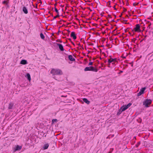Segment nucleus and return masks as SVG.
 Here are the masks:
<instances>
[{"label": "nucleus", "mask_w": 153, "mask_h": 153, "mask_svg": "<svg viewBox=\"0 0 153 153\" xmlns=\"http://www.w3.org/2000/svg\"><path fill=\"white\" fill-rule=\"evenodd\" d=\"M51 73L54 75H60L63 74L62 71L59 69L52 68L51 71Z\"/></svg>", "instance_id": "nucleus-1"}, {"label": "nucleus", "mask_w": 153, "mask_h": 153, "mask_svg": "<svg viewBox=\"0 0 153 153\" xmlns=\"http://www.w3.org/2000/svg\"><path fill=\"white\" fill-rule=\"evenodd\" d=\"M109 58L108 59V66L110 65L111 63L113 65H116L118 63V61L116 58H112L111 56H109Z\"/></svg>", "instance_id": "nucleus-2"}, {"label": "nucleus", "mask_w": 153, "mask_h": 153, "mask_svg": "<svg viewBox=\"0 0 153 153\" xmlns=\"http://www.w3.org/2000/svg\"><path fill=\"white\" fill-rule=\"evenodd\" d=\"M152 101L150 99H147L145 100L143 102V105L146 107H149L150 105L152 103Z\"/></svg>", "instance_id": "nucleus-3"}, {"label": "nucleus", "mask_w": 153, "mask_h": 153, "mask_svg": "<svg viewBox=\"0 0 153 153\" xmlns=\"http://www.w3.org/2000/svg\"><path fill=\"white\" fill-rule=\"evenodd\" d=\"M85 71H91L97 72L98 71L97 69L95 68L93 66H90L89 67H86L84 69Z\"/></svg>", "instance_id": "nucleus-4"}, {"label": "nucleus", "mask_w": 153, "mask_h": 153, "mask_svg": "<svg viewBox=\"0 0 153 153\" xmlns=\"http://www.w3.org/2000/svg\"><path fill=\"white\" fill-rule=\"evenodd\" d=\"M141 31V30L140 29V25L139 24L136 25L135 26V27L133 30H132L133 32H140Z\"/></svg>", "instance_id": "nucleus-5"}, {"label": "nucleus", "mask_w": 153, "mask_h": 153, "mask_svg": "<svg viewBox=\"0 0 153 153\" xmlns=\"http://www.w3.org/2000/svg\"><path fill=\"white\" fill-rule=\"evenodd\" d=\"M131 105V103H129L127 105L123 106L120 108V109L121 110V112L126 110Z\"/></svg>", "instance_id": "nucleus-6"}, {"label": "nucleus", "mask_w": 153, "mask_h": 153, "mask_svg": "<svg viewBox=\"0 0 153 153\" xmlns=\"http://www.w3.org/2000/svg\"><path fill=\"white\" fill-rule=\"evenodd\" d=\"M146 89V87H145L144 88H142L140 90V91L139 93L137 94V96L138 97L140 96L142 94H143L144 93V91Z\"/></svg>", "instance_id": "nucleus-7"}, {"label": "nucleus", "mask_w": 153, "mask_h": 153, "mask_svg": "<svg viewBox=\"0 0 153 153\" xmlns=\"http://www.w3.org/2000/svg\"><path fill=\"white\" fill-rule=\"evenodd\" d=\"M22 148V146H20L18 145H17L16 146V147L14 149L13 151L15 152L18 150H21Z\"/></svg>", "instance_id": "nucleus-8"}, {"label": "nucleus", "mask_w": 153, "mask_h": 153, "mask_svg": "<svg viewBox=\"0 0 153 153\" xmlns=\"http://www.w3.org/2000/svg\"><path fill=\"white\" fill-rule=\"evenodd\" d=\"M71 36L72 37L74 40L76 39V35L75 34L74 32H72L71 33Z\"/></svg>", "instance_id": "nucleus-9"}, {"label": "nucleus", "mask_w": 153, "mask_h": 153, "mask_svg": "<svg viewBox=\"0 0 153 153\" xmlns=\"http://www.w3.org/2000/svg\"><path fill=\"white\" fill-rule=\"evenodd\" d=\"M57 45L59 47V49L61 51H64V49L63 48V45H62L57 43Z\"/></svg>", "instance_id": "nucleus-10"}, {"label": "nucleus", "mask_w": 153, "mask_h": 153, "mask_svg": "<svg viewBox=\"0 0 153 153\" xmlns=\"http://www.w3.org/2000/svg\"><path fill=\"white\" fill-rule=\"evenodd\" d=\"M22 10L25 14H27L28 13V10L26 7H23Z\"/></svg>", "instance_id": "nucleus-11"}, {"label": "nucleus", "mask_w": 153, "mask_h": 153, "mask_svg": "<svg viewBox=\"0 0 153 153\" xmlns=\"http://www.w3.org/2000/svg\"><path fill=\"white\" fill-rule=\"evenodd\" d=\"M20 64L22 65H25L27 64V61L26 60H22L20 62Z\"/></svg>", "instance_id": "nucleus-12"}, {"label": "nucleus", "mask_w": 153, "mask_h": 153, "mask_svg": "<svg viewBox=\"0 0 153 153\" xmlns=\"http://www.w3.org/2000/svg\"><path fill=\"white\" fill-rule=\"evenodd\" d=\"M68 59L71 61H74L75 60V59L71 55H70L68 56Z\"/></svg>", "instance_id": "nucleus-13"}, {"label": "nucleus", "mask_w": 153, "mask_h": 153, "mask_svg": "<svg viewBox=\"0 0 153 153\" xmlns=\"http://www.w3.org/2000/svg\"><path fill=\"white\" fill-rule=\"evenodd\" d=\"M83 100L84 102L86 103L87 104H89L90 103V102L88 101L86 98H83Z\"/></svg>", "instance_id": "nucleus-14"}, {"label": "nucleus", "mask_w": 153, "mask_h": 153, "mask_svg": "<svg viewBox=\"0 0 153 153\" xmlns=\"http://www.w3.org/2000/svg\"><path fill=\"white\" fill-rule=\"evenodd\" d=\"M49 147V144L48 143L45 144L43 146L44 149H47Z\"/></svg>", "instance_id": "nucleus-15"}, {"label": "nucleus", "mask_w": 153, "mask_h": 153, "mask_svg": "<svg viewBox=\"0 0 153 153\" xmlns=\"http://www.w3.org/2000/svg\"><path fill=\"white\" fill-rule=\"evenodd\" d=\"M13 104L12 103H10L9 104L8 109H12L13 106Z\"/></svg>", "instance_id": "nucleus-16"}, {"label": "nucleus", "mask_w": 153, "mask_h": 153, "mask_svg": "<svg viewBox=\"0 0 153 153\" xmlns=\"http://www.w3.org/2000/svg\"><path fill=\"white\" fill-rule=\"evenodd\" d=\"M40 36L42 39H44L45 38V36L42 33H41L40 34Z\"/></svg>", "instance_id": "nucleus-17"}, {"label": "nucleus", "mask_w": 153, "mask_h": 153, "mask_svg": "<svg viewBox=\"0 0 153 153\" xmlns=\"http://www.w3.org/2000/svg\"><path fill=\"white\" fill-rule=\"evenodd\" d=\"M27 79L29 80H30L31 78H30V74L28 73L27 74Z\"/></svg>", "instance_id": "nucleus-18"}, {"label": "nucleus", "mask_w": 153, "mask_h": 153, "mask_svg": "<svg viewBox=\"0 0 153 153\" xmlns=\"http://www.w3.org/2000/svg\"><path fill=\"white\" fill-rule=\"evenodd\" d=\"M55 11L56 12V13H57V14H59V13L58 11V10L56 7L55 8Z\"/></svg>", "instance_id": "nucleus-19"}, {"label": "nucleus", "mask_w": 153, "mask_h": 153, "mask_svg": "<svg viewBox=\"0 0 153 153\" xmlns=\"http://www.w3.org/2000/svg\"><path fill=\"white\" fill-rule=\"evenodd\" d=\"M140 142H138L137 144H136V147H137L140 145Z\"/></svg>", "instance_id": "nucleus-20"}, {"label": "nucleus", "mask_w": 153, "mask_h": 153, "mask_svg": "<svg viewBox=\"0 0 153 153\" xmlns=\"http://www.w3.org/2000/svg\"><path fill=\"white\" fill-rule=\"evenodd\" d=\"M59 14H57V15L55 16H54L53 18V19H55L59 17Z\"/></svg>", "instance_id": "nucleus-21"}, {"label": "nucleus", "mask_w": 153, "mask_h": 153, "mask_svg": "<svg viewBox=\"0 0 153 153\" xmlns=\"http://www.w3.org/2000/svg\"><path fill=\"white\" fill-rule=\"evenodd\" d=\"M3 3L4 4H8V2H7V1H4L3 2Z\"/></svg>", "instance_id": "nucleus-22"}, {"label": "nucleus", "mask_w": 153, "mask_h": 153, "mask_svg": "<svg viewBox=\"0 0 153 153\" xmlns=\"http://www.w3.org/2000/svg\"><path fill=\"white\" fill-rule=\"evenodd\" d=\"M36 6H35L34 5H33V6L34 7H36V8H37V5H38V4L37 3H36Z\"/></svg>", "instance_id": "nucleus-23"}, {"label": "nucleus", "mask_w": 153, "mask_h": 153, "mask_svg": "<svg viewBox=\"0 0 153 153\" xmlns=\"http://www.w3.org/2000/svg\"><path fill=\"white\" fill-rule=\"evenodd\" d=\"M93 65V62H89L88 64L89 65Z\"/></svg>", "instance_id": "nucleus-24"}, {"label": "nucleus", "mask_w": 153, "mask_h": 153, "mask_svg": "<svg viewBox=\"0 0 153 153\" xmlns=\"http://www.w3.org/2000/svg\"><path fill=\"white\" fill-rule=\"evenodd\" d=\"M138 4V3L136 4L135 3H133V5H134V6H136V5H137Z\"/></svg>", "instance_id": "nucleus-25"}, {"label": "nucleus", "mask_w": 153, "mask_h": 153, "mask_svg": "<svg viewBox=\"0 0 153 153\" xmlns=\"http://www.w3.org/2000/svg\"><path fill=\"white\" fill-rule=\"evenodd\" d=\"M39 3H42V1L41 0H39Z\"/></svg>", "instance_id": "nucleus-26"}, {"label": "nucleus", "mask_w": 153, "mask_h": 153, "mask_svg": "<svg viewBox=\"0 0 153 153\" xmlns=\"http://www.w3.org/2000/svg\"><path fill=\"white\" fill-rule=\"evenodd\" d=\"M68 39V40H69L71 42V39L70 38H69V39Z\"/></svg>", "instance_id": "nucleus-27"}, {"label": "nucleus", "mask_w": 153, "mask_h": 153, "mask_svg": "<svg viewBox=\"0 0 153 153\" xmlns=\"http://www.w3.org/2000/svg\"><path fill=\"white\" fill-rule=\"evenodd\" d=\"M108 17H110V18H111V15H108Z\"/></svg>", "instance_id": "nucleus-28"}, {"label": "nucleus", "mask_w": 153, "mask_h": 153, "mask_svg": "<svg viewBox=\"0 0 153 153\" xmlns=\"http://www.w3.org/2000/svg\"><path fill=\"white\" fill-rule=\"evenodd\" d=\"M123 71H120V72L119 73H123Z\"/></svg>", "instance_id": "nucleus-29"}, {"label": "nucleus", "mask_w": 153, "mask_h": 153, "mask_svg": "<svg viewBox=\"0 0 153 153\" xmlns=\"http://www.w3.org/2000/svg\"><path fill=\"white\" fill-rule=\"evenodd\" d=\"M71 42L73 45H74V43L73 42L71 41Z\"/></svg>", "instance_id": "nucleus-30"}, {"label": "nucleus", "mask_w": 153, "mask_h": 153, "mask_svg": "<svg viewBox=\"0 0 153 153\" xmlns=\"http://www.w3.org/2000/svg\"><path fill=\"white\" fill-rule=\"evenodd\" d=\"M130 64H131V66H133V64H132V63H130Z\"/></svg>", "instance_id": "nucleus-31"}, {"label": "nucleus", "mask_w": 153, "mask_h": 153, "mask_svg": "<svg viewBox=\"0 0 153 153\" xmlns=\"http://www.w3.org/2000/svg\"><path fill=\"white\" fill-rule=\"evenodd\" d=\"M108 4H109V5H110V2H108Z\"/></svg>", "instance_id": "nucleus-32"}, {"label": "nucleus", "mask_w": 153, "mask_h": 153, "mask_svg": "<svg viewBox=\"0 0 153 153\" xmlns=\"http://www.w3.org/2000/svg\"><path fill=\"white\" fill-rule=\"evenodd\" d=\"M54 120H56V119L53 120H52V122H53Z\"/></svg>", "instance_id": "nucleus-33"}, {"label": "nucleus", "mask_w": 153, "mask_h": 153, "mask_svg": "<svg viewBox=\"0 0 153 153\" xmlns=\"http://www.w3.org/2000/svg\"><path fill=\"white\" fill-rule=\"evenodd\" d=\"M121 16H122V15H120V17H121Z\"/></svg>", "instance_id": "nucleus-34"}, {"label": "nucleus", "mask_w": 153, "mask_h": 153, "mask_svg": "<svg viewBox=\"0 0 153 153\" xmlns=\"http://www.w3.org/2000/svg\"><path fill=\"white\" fill-rule=\"evenodd\" d=\"M61 6H62V7H64V6H63H63H62V5H61Z\"/></svg>", "instance_id": "nucleus-35"}, {"label": "nucleus", "mask_w": 153, "mask_h": 153, "mask_svg": "<svg viewBox=\"0 0 153 153\" xmlns=\"http://www.w3.org/2000/svg\"><path fill=\"white\" fill-rule=\"evenodd\" d=\"M129 33V34H130V35L131 34V33L130 32Z\"/></svg>", "instance_id": "nucleus-36"}, {"label": "nucleus", "mask_w": 153, "mask_h": 153, "mask_svg": "<svg viewBox=\"0 0 153 153\" xmlns=\"http://www.w3.org/2000/svg\"><path fill=\"white\" fill-rule=\"evenodd\" d=\"M60 42H62V41H60Z\"/></svg>", "instance_id": "nucleus-37"}, {"label": "nucleus", "mask_w": 153, "mask_h": 153, "mask_svg": "<svg viewBox=\"0 0 153 153\" xmlns=\"http://www.w3.org/2000/svg\"><path fill=\"white\" fill-rule=\"evenodd\" d=\"M61 153H62L61 152Z\"/></svg>", "instance_id": "nucleus-38"}, {"label": "nucleus", "mask_w": 153, "mask_h": 153, "mask_svg": "<svg viewBox=\"0 0 153 153\" xmlns=\"http://www.w3.org/2000/svg\"><path fill=\"white\" fill-rule=\"evenodd\" d=\"M108 153H110L109 152Z\"/></svg>", "instance_id": "nucleus-39"}]
</instances>
